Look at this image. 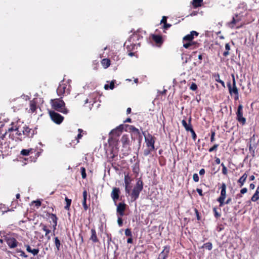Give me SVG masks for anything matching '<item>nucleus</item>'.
Listing matches in <instances>:
<instances>
[{
	"label": "nucleus",
	"instance_id": "nucleus-1",
	"mask_svg": "<svg viewBox=\"0 0 259 259\" xmlns=\"http://www.w3.org/2000/svg\"><path fill=\"white\" fill-rule=\"evenodd\" d=\"M31 131V129L29 128L26 125L23 124H20L19 122L16 123H13L12 127L9 128L8 132H15V137L14 134L12 135L9 134V137L13 140L15 139V140H19L22 141L23 139L26 137L29 136L30 133Z\"/></svg>",
	"mask_w": 259,
	"mask_h": 259
},
{
	"label": "nucleus",
	"instance_id": "nucleus-2",
	"mask_svg": "<svg viewBox=\"0 0 259 259\" xmlns=\"http://www.w3.org/2000/svg\"><path fill=\"white\" fill-rule=\"evenodd\" d=\"M51 105L54 109L64 114H66L68 110L65 107V103L59 99L51 100Z\"/></svg>",
	"mask_w": 259,
	"mask_h": 259
},
{
	"label": "nucleus",
	"instance_id": "nucleus-3",
	"mask_svg": "<svg viewBox=\"0 0 259 259\" xmlns=\"http://www.w3.org/2000/svg\"><path fill=\"white\" fill-rule=\"evenodd\" d=\"M143 188V182L142 181L139 180L136 183V185L134 187L131 193V197L133 201H135L139 197L140 193L142 190Z\"/></svg>",
	"mask_w": 259,
	"mask_h": 259
},
{
	"label": "nucleus",
	"instance_id": "nucleus-4",
	"mask_svg": "<svg viewBox=\"0 0 259 259\" xmlns=\"http://www.w3.org/2000/svg\"><path fill=\"white\" fill-rule=\"evenodd\" d=\"M144 137L146 146L148 148L151 149H154L155 137L151 134H148L147 135H145V133H143Z\"/></svg>",
	"mask_w": 259,
	"mask_h": 259
},
{
	"label": "nucleus",
	"instance_id": "nucleus-5",
	"mask_svg": "<svg viewBox=\"0 0 259 259\" xmlns=\"http://www.w3.org/2000/svg\"><path fill=\"white\" fill-rule=\"evenodd\" d=\"M49 114L52 120L57 124H60L63 121L64 117L59 113L54 111H50Z\"/></svg>",
	"mask_w": 259,
	"mask_h": 259
},
{
	"label": "nucleus",
	"instance_id": "nucleus-6",
	"mask_svg": "<svg viewBox=\"0 0 259 259\" xmlns=\"http://www.w3.org/2000/svg\"><path fill=\"white\" fill-rule=\"evenodd\" d=\"M227 87L229 89L230 94L232 96L234 95V99L237 100L239 99L238 90L236 85H232L230 82L227 83Z\"/></svg>",
	"mask_w": 259,
	"mask_h": 259
},
{
	"label": "nucleus",
	"instance_id": "nucleus-7",
	"mask_svg": "<svg viewBox=\"0 0 259 259\" xmlns=\"http://www.w3.org/2000/svg\"><path fill=\"white\" fill-rule=\"evenodd\" d=\"M226 196V185L223 183L221 186V195L218 198V201L220 203V206H222L225 203L224 201Z\"/></svg>",
	"mask_w": 259,
	"mask_h": 259
},
{
	"label": "nucleus",
	"instance_id": "nucleus-8",
	"mask_svg": "<svg viewBox=\"0 0 259 259\" xmlns=\"http://www.w3.org/2000/svg\"><path fill=\"white\" fill-rule=\"evenodd\" d=\"M243 106L242 105H239L238 107L237 111L236 113L237 119L238 121L244 124L246 122V119L243 116Z\"/></svg>",
	"mask_w": 259,
	"mask_h": 259
},
{
	"label": "nucleus",
	"instance_id": "nucleus-9",
	"mask_svg": "<svg viewBox=\"0 0 259 259\" xmlns=\"http://www.w3.org/2000/svg\"><path fill=\"white\" fill-rule=\"evenodd\" d=\"M69 88L65 83L60 84L57 89V93L59 96H62L66 93H68Z\"/></svg>",
	"mask_w": 259,
	"mask_h": 259
},
{
	"label": "nucleus",
	"instance_id": "nucleus-10",
	"mask_svg": "<svg viewBox=\"0 0 259 259\" xmlns=\"http://www.w3.org/2000/svg\"><path fill=\"white\" fill-rule=\"evenodd\" d=\"M5 240L7 244L11 248H14L17 246L18 242L16 239L13 237L6 236Z\"/></svg>",
	"mask_w": 259,
	"mask_h": 259
},
{
	"label": "nucleus",
	"instance_id": "nucleus-11",
	"mask_svg": "<svg viewBox=\"0 0 259 259\" xmlns=\"http://www.w3.org/2000/svg\"><path fill=\"white\" fill-rule=\"evenodd\" d=\"M119 189L117 188H113L111 194V196L115 204L119 198Z\"/></svg>",
	"mask_w": 259,
	"mask_h": 259
},
{
	"label": "nucleus",
	"instance_id": "nucleus-12",
	"mask_svg": "<svg viewBox=\"0 0 259 259\" xmlns=\"http://www.w3.org/2000/svg\"><path fill=\"white\" fill-rule=\"evenodd\" d=\"M126 205L123 203H119L117 206V212L120 215V217L123 216L124 211L125 209Z\"/></svg>",
	"mask_w": 259,
	"mask_h": 259
},
{
	"label": "nucleus",
	"instance_id": "nucleus-13",
	"mask_svg": "<svg viewBox=\"0 0 259 259\" xmlns=\"http://www.w3.org/2000/svg\"><path fill=\"white\" fill-rule=\"evenodd\" d=\"M198 36V33L197 32L195 31H192L190 32V34H187L183 38V40L185 41H192V39L194 38V36Z\"/></svg>",
	"mask_w": 259,
	"mask_h": 259
},
{
	"label": "nucleus",
	"instance_id": "nucleus-14",
	"mask_svg": "<svg viewBox=\"0 0 259 259\" xmlns=\"http://www.w3.org/2000/svg\"><path fill=\"white\" fill-rule=\"evenodd\" d=\"M191 118L190 117L189 119L188 123L185 120L182 121V125L185 127L187 131H190L192 129V125L191 124Z\"/></svg>",
	"mask_w": 259,
	"mask_h": 259
},
{
	"label": "nucleus",
	"instance_id": "nucleus-15",
	"mask_svg": "<svg viewBox=\"0 0 259 259\" xmlns=\"http://www.w3.org/2000/svg\"><path fill=\"white\" fill-rule=\"evenodd\" d=\"M121 142L124 147H127L130 144V140L127 135H123L121 139Z\"/></svg>",
	"mask_w": 259,
	"mask_h": 259
},
{
	"label": "nucleus",
	"instance_id": "nucleus-16",
	"mask_svg": "<svg viewBox=\"0 0 259 259\" xmlns=\"http://www.w3.org/2000/svg\"><path fill=\"white\" fill-rule=\"evenodd\" d=\"M248 177V175L246 172H245L242 176L238 180V183L239 184V186L241 187L244 184Z\"/></svg>",
	"mask_w": 259,
	"mask_h": 259
},
{
	"label": "nucleus",
	"instance_id": "nucleus-17",
	"mask_svg": "<svg viewBox=\"0 0 259 259\" xmlns=\"http://www.w3.org/2000/svg\"><path fill=\"white\" fill-rule=\"evenodd\" d=\"M90 240H92L94 242H98V239L97 236L96 230L94 229L91 230V236Z\"/></svg>",
	"mask_w": 259,
	"mask_h": 259
},
{
	"label": "nucleus",
	"instance_id": "nucleus-18",
	"mask_svg": "<svg viewBox=\"0 0 259 259\" xmlns=\"http://www.w3.org/2000/svg\"><path fill=\"white\" fill-rule=\"evenodd\" d=\"M131 179L128 177V175H125V176H124V183H125V191H126V192H127L128 193H130V190L128 189L127 187L130 185V184L131 183Z\"/></svg>",
	"mask_w": 259,
	"mask_h": 259
},
{
	"label": "nucleus",
	"instance_id": "nucleus-19",
	"mask_svg": "<svg viewBox=\"0 0 259 259\" xmlns=\"http://www.w3.org/2000/svg\"><path fill=\"white\" fill-rule=\"evenodd\" d=\"M87 191H84L83 192V201L82 205L84 209L86 210L88 209V207L87 204Z\"/></svg>",
	"mask_w": 259,
	"mask_h": 259
},
{
	"label": "nucleus",
	"instance_id": "nucleus-20",
	"mask_svg": "<svg viewBox=\"0 0 259 259\" xmlns=\"http://www.w3.org/2000/svg\"><path fill=\"white\" fill-rule=\"evenodd\" d=\"M259 199V186L257 187L255 192L252 196L251 200L253 202H255Z\"/></svg>",
	"mask_w": 259,
	"mask_h": 259
},
{
	"label": "nucleus",
	"instance_id": "nucleus-21",
	"mask_svg": "<svg viewBox=\"0 0 259 259\" xmlns=\"http://www.w3.org/2000/svg\"><path fill=\"white\" fill-rule=\"evenodd\" d=\"M36 109V103L33 101H31L30 102V109L29 110V112L33 113Z\"/></svg>",
	"mask_w": 259,
	"mask_h": 259
},
{
	"label": "nucleus",
	"instance_id": "nucleus-22",
	"mask_svg": "<svg viewBox=\"0 0 259 259\" xmlns=\"http://www.w3.org/2000/svg\"><path fill=\"white\" fill-rule=\"evenodd\" d=\"M101 64L104 68H107L110 65V61L108 59H103L101 61Z\"/></svg>",
	"mask_w": 259,
	"mask_h": 259
},
{
	"label": "nucleus",
	"instance_id": "nucleus-23",
	"mask_svg": "<svg viewBox=\"0 0 259 259\" xmlns=\"http://www.w3.org/2000/svg\"><path fill=\"white\" fill-rule=\"evenodd\" d=\"M124 128V125L123 124H120L115 128L113 130V132L118 131V133H117V136H119L120 134L122 133L123 130Z\"/></svg>",
	"mask_w": 259,
	"mask_h": 259
},
{
	"label": "nucleus",
	"instance_id": "nucleus-24",
	"mask_svg": "<svg viewBox=\"0 0 259 259\" xmlns=\"http://www.w3.org/2000/svg\"><path fill=\"white\" fill-rule=\"evenodd\" d=\"M152 38L157 44L162 43V37L160 35H154Z\"/></svg>",
	"mask_w": 259,
	"mask_h": 259
},
{
	"label": "nucleus",
	"instance_id": "nucleus-25",
	"mask_svg": "<svg viewBox=\"0 0 259 259\" xmlns=\"http://www.w3.org/2000/svg\"><path fill=\"white\" fill-rule=\"evenodd\" d=\"M203 0H193L192 5L194 7L197 8L201 6Z\"/></svg>",
	"mask_w": 259,
	"mask_h": 259
},
{
	"label": "nucleus",
	"instance_id": "nucleus-26",
	"mask_svg": "<svg viewBox=\"0 0 259 259\" xmlns=\"http://www.w3.org/2000/svg\"><path fill=\"white\" fill-rule=\"evenodd\" d=\"M238 22V20H236L235 18H233L232 20L230 22L228 23V25L231 28H233L234 27L235 24H236Z\"/></svg>",
	"mask_w": 259,
	"mask_h": 259
},
{
	"label": "nucleus",
	"instance_id": "nucleus-27",
	"mask_svg": "<svg viewBox=\"0 0 259 259\" xmlns=\"http://www.w3.org/2000/svg\"><path fill=\"white\" fill-rule=\"evenodd\" d=\"M225 49H226V51L224 52L223 55L225 57H227V56H228L229 55V51L230 50V45L229 44H226L225 45Z\"/></svg>",
	"mask_w": 259,
	"mask_h": 259
},
{
	"label": "nucleus",
	"instance_id": "nucleus-28",
	"mask_svg": "<svg viewBox=\"0 0 259 259\" xmlns=\"http://www.w3.org/2000/svg\"><path fill=\"white\" fill-rule=\"evenodd\" d=\"M129 127V130L136 133V134L137 135H139L140 134V132H139V130L136 127H135V126H133V125H127Z\"/></svg>",
	"mask_w": 259,
	"mask_h": 259
},
{
	"label": "nucleus",
	"instance_id": "nucleus-29",
	"mask_svg": "<svg viewBox=\"0 0 259 259\" xmlns=\"http://www.w3.org/2000/svg\"><path fill=\"white\" fill-rule=\"evenodd\" d=\"M65 200L66 202V205L64 207V208L65 209L68 210L71 205V199H68L67 197H65Z\"/></svg>",
	"mask_w": 259,
	"mask_h": 259
},
{
	"label": "nucleus",
	"instance_id": "nucleus-30",
	"mask_svg": "<svg viewBox=\"0 0 259 259\" xmlns=\"http://www.w3.org/2000/svg\"><path fill=\"white\" fill-rule=\"evenodd\" d=\"M55 245H56L57 250L59 251L60 250L61 243H60V241L59 240L58 237H56L55 238Z\"/></svg>",
	"mask_w": 259,
	"mask_h": 259
},
{
	"label": "nucleus",
	"instance_id": "nucleus-31",
	"mask_svg": "<svg viewBox=\"0 0 259 259\" xmlns=\"http://www.w3.org/2000/svg\"><path fill=\"white\" fill-rule=\"evenodd\" d=\"M41 227H42V229L43 231H44L46 233H45V236H48V235L50 233V230L49 229H48L47 227V226L45 225H41Z\"/></svg>",
	"mask_w": 259,
	"mask_h": 259
},
{
	"label": "nucleus",
	"instance_id": "nucleus-32",
	"mask_svg": "<svg viewBox=\"0 0 259 259\" xmlns=\"http://www.w3.org/2000/svg\"><path fill=\"white\" fill-rule=\"evenodd\" d=\"M203 247L209 250H210L212 249V245L210 242H207L203 245Z\"/></svg>",
	"mask_w": 259,
	"mask_h": 259
},
{
	"label": "nucleus",
	"instance_id": "nucleus-33",
	"mask_svg": "<svg viewBox=\"0 0 259 259\" xmlns=\"http://www.w3.org/2000/svg\"><path fill=\"white\" fill-rule=\"evenodd\" d=\"M50 218L54 224H56V225L57 224V218L55 214L52 213L50 215Z\"/></svg>",
	"mask_w": 259,
	"mask_h": 259
},
{
	"label": "nucleus",
	"instance_id": "nucleus-34",
	"mask_svg": "<svg viewBox=\"0 0 259 259\" xmlns=\"http://www.w3.org/2000/svg\"><path fill=\"white\" fill-rule=\"evenodd\" d=\"M215 80L220 83L223 87H225V82L220 78L219 74H217L215 76Z\"/></svg>",
	"mask_w": 259,
	"mask_h": 259
},
{
	"label": "nucleus",
	"instance_id": "nucleus-35",
	"mask_svg": "<svg viewBox=\"0 0 259 259\" xmlns=\"http://www.w3.org/2000/svg\"><path fill=\"white\" fill-rule=\"evenodd\" d=\"M31 149H23L21 151V154L24 156H27L29 154V153Z\"/></svg>",
	"mask_w": 259,
	"mask_h": 259
},
{
	"label": "nucleus",
	"instance_id": "nucleus-36",
	"mask_svg": "<svg viewBox=\"0 0 259 259\" xmlns=\"http://www.w3.org/2000/svg\"><path fill=\"white\" fill-rule=\"evenodd\" d=\"M195 43L193 41H189L187 43L184 44L183 47L186 49H188L189 47H190L193 45H194Z\"/></svg>",
	"mask_w": 259,
	"mask_h": 259
},
{
	"label": "nucleus",
	"instance_id": "nucleus-37",
	"mask_svg": "<svg viewBox=\"0 0 259 259\" xmlns=\"http://www.w3.org/2000/svg\"><path fill=\"white\" fill-rule=\"evenodd\" d=\"M154 149H151L150 148H148L145 149L144 151V155L145 156L148 155L152 151H154Z\"/></svg>",
	"mask_w": 259,
	"mask_h": 259
},
{
	"label": "nucleus",
	"instance_id": "nucleus-38",
	"mask_svg": "<svg viewBox=\"0 0 259 259\" xmlns=\"http://www.w3.org/2000/svg\"><path fill=\"white\" fill-rule=\"evenodd\" d=\"M125 235L126 236L132 237V233L130 229H126L125 230Z\"/></svg>",
	"mask_w": 259,
	"mask_h": 259
},
{
	"label": "nucleus",
	"instance_id": "nucleus-39",
	"mask_svg": "<svg viewBox=\"0 0 259 259\" xmlns=\"http://www.w3.org/2000/svg\"><path fill=\"white\" fill-rule=\"evenodd\" d=\"M81 176L83 179L86 178L85 169L84 167L81 168Z\"/></svg>",
	"mask_w": 259,
	"mask_h": 259
},
{
	"label": "nucleus",
	"instance_id": "nucleus-40",
	"mask_svg": "<svg viewBox=\"0 0 259 259\" xmlns=\"http://www.w3.org/2000/svg\"><path fill=\"white\" fill-rule=\"evenodd\" d=\"M221 165L223 166L222 168V172L224 175H227V168L225 166L224 163H222Z\"/></svg>",
	"mask_w": 259,
	"mask_h": 259
},
{
	"label": "nucleus",
	"instance_id": "nucleus-41",
	"mask_svg": "<svg viewBox=\"0 0 259 259\" xmlns=\"http://www.w3.org/2000/svg\"><path fill=\"white\" fill-rule=\"evenodd\" d=\"M193 179L196 182H198L199 180L198 175L197 174H194L193 176Z\"/></svg>",
	"mask_w": 259,
	"mask_h": 259
},
{
	"label": "nucleus",
	"instance_id": "nucleus-42",
	"mask_svg": "<svg viewBox=\"0 0 259 259\" xmlns=\"http://www.w3.org/2000/svg\"><path fill=\"white\" fill-rule=\"evenodd\" d=\"M190 88L192 91H195L197 89V86L195 83H192Z\"/></svg>",
	"mask_w": 259,
	"mask_h": 259
},
{
	"label": "nucleus",
	"instance_id": "nucleus-43",
	"mask_svg": "<svg viewBox=\"0 0 259 259\" xmlns=\"http://www.w3.org/2000/svg\"><path fill=\"white\" fill-rule=\"evenodd\" d=\"M30 252L32 253L34 255H36L39 252V249H31V251Z\"/></svg>",
	"mask_w": 259,
	"mask_h": 259
},
{
	"label": "nucleus",
	"instance_id": "nucleus-44",
	"mask_svg": "<svg viewBox=\"0 0 259 259\" xmlns=\"http://www.w3.org/2000/svg\"><path fill=\"white\" fill-rule=\"evenodd\" d=\"M218 147V144L214 145L213 147H212L211 148H210L209 149V152H211L213 151L214 150H215L217 149Z\"/></svg>",
	"mask_w": 259,
	"mask_h": 259
},
{
	"label": "nucleus",
	"instance_id": "nucleus-45",
	"mask_svg": "<svg viewBox=\"0 0 259 259\" xmlns=\"http://www.w3.org/2000/svg\"><path fill=\"white\" fill-rule=\"evenodd\" d=\"M190 132L192 134V136L193 139L195 141L196 140V135L194 131L192 128L191 131H190Z\"/></svg>",
	"mask_w": 259,
	"mask_h": 259
},
{
	"label": "nucleus",
	"instance_id": "nucleus-46",
	"mask_svg": "<svg viewBox=\"0 0 259 259\" xmlns=\"http://www.w3.org/2000/svg\"><path fill=\"white\" fill-rule=\"evenodd\" d=\"M117 223H118V225L120 227L122 226L123 222H122V219L121 218V217H118V220H117Z\"/></svg>",
	"mask_w": 259,
	"mask_h": 259
},
{
	"label": "nucleus",
	"instance_id": "nucleus-47",
	"mask_svg": "<svg viewBox=\"0 0 259 259\" xmlns=\"http://www.w3.org/2000/svg\"><path fill=\"white\" fill-rule=\"evenodd\" d=\"M78 132H79V134H78V135H77V139L78 140V139H81V137H82V135L81 134V132H82V130L81 129H78Z\"/></svg>",
	"mask_w": 259,
	"mask_h": 259
},
{
	"label": "nucleus",
	"instance_id": "nucleus-48",
	"mask_svg": "<svg viewBox=\"0 0 259 259\" xmlns=\"http://www.w3.org/2000/svg\"><path fill=\"white\" fill-rule=\"evenodd\" d=\"M166 256L164 254L163 251H162L159 256L158 259H165Z\"/></svg>",
	"mask_w": 259,
	"mask_h": 259
},
{
	"label": "nucleus",
	"instance_id": "nucleus-49",
	"mask_svg": "<svg viewBox=\"0 0 259 259\" xmlns=\"http://www.w3.org/2000/svg\"><path fill=\"white\" fill-rule=\"evenodd\" d=\"M255 140V138H254V136H253L252 137H251L250 139V145H249V150H251V148H252V145H251V142L252 141H254Z\"/></svg>",
	"mask_w": 259,
	"mask_h": 259
},
{
	"label": "nucleus",
	"instance_id": "nucleus-50",
	"mask_svg": "<svg viewBox=\"0 0 259 259\" xmlns=\"http://www.w3.org/2000/svg\"><path fill=\"white\" fill-rule=\"evenodd\" d=\"M34 203L35 204V205L37 207H39L41 205V202L39 200L34 201Z\"/></svg>",
	"mask_w": 259,
	"mask_h": 259
},
{
	"label": "nucleus",
	"instance_id": "nucleus-51",
	"mask_svg": "<svg viewBox=\"0 0 259 259\" xmlns=\"http://www.w3.org/2000/svg\"><path fill=\"white\" fill-rule=\"evenodd\" d=\"M19 252H20V256H23L24 257H27V255L25 254V252L22 250H19Z\"/></svg>",
	"mask_w": 259,
	"mask_h": 259
},
{
	"label": "nucleus",
	"instance_id": "nucleus-52",
	"mask_svg": "<svg viewBox=\"0 0 259 259\" xmlns=\"http://www.w3.org/2000/svg\"><path fill=\"white\" fill-rule=\"evenodd\" d=\"M247 188H243V189H242L241 190V191H240V193H241V194H244L246 193L247 192Z\"/></svg>",
	"mask_w": 259,
	"mask_h": 259
},
{
	"label": "nucleus",
	"instance_id": "nucleus-53",
	"mask_svg": "<svg viewBox=\"0 0 259 259\" xmlns=\"http://www.w3.org/2000/svg\"><path fill=\"white\" fill-rule=\"evenodd\" d=\"M232 81H233V84L232 85H236V81L235 78V76L234 74H232Z\"/></svg>",
	"mask_w": 259,
	"mask_h": 259
},
{
	"label": "nucleus",
	"instance_id": "nucleus-54",
	"mask_svg": "<svg viewBox=\"0 0 259 259\" xmlns=\"http://www.w3.org/2000/svg\"><path fill=\"white\" fill-rule=\"evenodd\" d=\"M196 191L198 192V193L199 194V195H200V196H202L203 195L202 190L201 189L197 188L196 189Z\"/></svg>",
	"mask_w": 259,
	"mask_h": 259
},
{
	"label": "nucleus",
	"instance_id": "nucleus-55",
	"mask_svg": "<svg viewBox=\"0 0 259 259\" xmlns=\"http://www.w3.org/2000/svg\"><path fill=\"white\" fill-rule=\"evenodd\" d=\"M161 23H166V17L165 16H163L162 20H161Z\"/></svg>",
	"mask_w": 259,
	"mask_h": 259
},
{
	"label": "nucleus",
	"instance_id": "nucleus-56",
	"mask_svg": "<svg viewBox=\"0 0 259 259\" xmlns=\"http://www.w3.org/2000/svg\"><path fill=\"white\" fill-rule=\"evenodd\" d=\"M214 135H215V133L214 132H212L211 133V138H210V141L211 142H213L214 141Z\"/></svg>",
	"mask_w": 259,
	"mask_h": 259
},
{
	"label": "nucleus",
	"instance_id": "nucleus-57",
	"mask_svg": "<svg viewBox=\"0 0 259 259\" xmlns=\"http://www.w3.org/2000/svg\"><path fill=\"white\" fill-rule=\"evenodd\" d=\"M213 211L215 212V216L217 218H218L220 216V214H219V213L217 212V209L215 208H213Z\"/></svg>",
	"mask_w": 259,
	"mask_h": 259
},
{
	"label": "nucleus",
	"instance_id": "nucleus-58",
	"mask_svg": "<svg viewBox=\"0 0 259 259\" xmlns=\"http://www.w3.org/2000/svg\"><path fill=\"white\" fill-rule=\"evenodd\" d=\"M26 247V250L30 252L31 251V248L30 247V246L29 245H25Z\"/></svg>",
	"mask_w": 259,
	"mask_h": 259
},
{
	"label": "nucleus",
	"instance_id": "nucleus-59",
	"mask_svg": "<svg viewBox=\"0 0 259 259\" xmlns=\"http://www.w3.org/2000/svg\"><path fill=\"white\" fill-rule=\"evenodd\" d=\"M118 133V131H116L114 132H113V130L111 131L110 134L112 135L113 136H117V133Z\"/></svg>",
	"mask_w": 259,
	"mask_h": 259
},
{
	"label": "nucleus",
	"instance_id": "nucleus-60",
	"mask_svg": "<svg viewBox=\"0 0 259 259\" xmlns=\"http://www.w3.org/2000/svg\"><path fill=\"white\" fill-rule=\"evenodd\" d=\"M204 174H205L204 169L202 168L199 170V175H203Z\"/></svg>",
	"mask_w": 259,
	"mask_h": 259
},
{
	"label": "nucleus",
	"instance_id": "nucleus-61",
	"mask_svg": "<svg viewBox=\"0 0 259 259\" xmlns=\"http://www.w3.org/2000/svg\"><path fill=\"white\" fill-rule=\"evenodd\" d=\"M114 87V82L113 81H112L110 84V86H109V88L110 89L112 90L113 89Z\"/></svg>",
	"mask_w": 259,
	"mask_h": 259
},
{
	"label": "nucleus",
	"instance_id": "nucleus-62",
	"mask_svg": "<svg viewBox=\"0 0 259 259\" xmlns=\"http://www.w3.org/2000/svg\"><path fill=\"white\" fill-rule=\"evenodd\" d=\"M127 242L128 243H133V239L132 237H130L129 238L127 239Z\"/></svg>",
	"mask_w": 259,
	"mask_h": 259
},
{
	"label": "nucleus",
	"instance_id": "nucleus-63",
	"mask_svg": "<svg viewBox=\"0 0 259 259\" xmlns=\"http://www.w3.org/2000/svg\"><path fill=\"white\" fill-rule=\"evenodd\" d=\"M249 187L251 189L253 190L255 188V185L251 183L250 184Z\"/></svg>",
	"mask_w": 259,
	"mask_h": 259
},
{
	"label": "nucleus",
	"instance_id": "nucleus-64",
	"mask_svg": "<svg viewBox=\"0 0 259 259\" xmlns=\"http://www.w3.org/2000/svg\"><path fill=\"white\" fill-rule=\"evenodd\" d=\"M171 26L170 24H167L166 23H164V28H169Z\"/></svg>",
	"mask_w": 259,
	"mask_h": 259
}]
</instances>
